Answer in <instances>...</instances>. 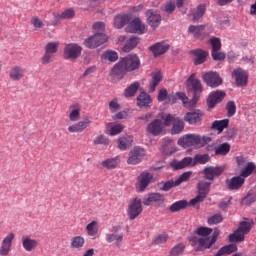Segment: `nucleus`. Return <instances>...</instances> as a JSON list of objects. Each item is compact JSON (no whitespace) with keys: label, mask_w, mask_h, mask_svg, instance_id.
Here are the masks:
<instances>
[{"label":"nucleus","mask_w":256,"mask_h":256,"mask_svg":"<svg viewBox=\"0 0 256 256\" xmlns=\"http://www.w3.org/2000/svg\"><path fill=\"white\" fill-rule=\"evenodd\" d=\"M188 85L192 92L194 93L193 98L189 101L187 95L183 92H177L176 96L180 101H182L184 107H194L197 105V101H199V97H201V93L203 92V87L201 86V81L195 79V74H192L188 79Z\"/></svg>","instance_id":"1"},{"label":"nucleus","mask_w":256,"mask_h":256,"mask_svg":"<svg viewBox=\"0 0 256 256\" xmlns=\"http://www.w3.org/2000/svg\"><path fill=\"white\" fill-rule=\"evenodd\" d=\"M211 143V137L201 136L197 134H186L183 137L179 138L178 145L181 147H205Z\"/></svg>","instance_id":"2"},{"label":"nucleus","mask_w":256,"mask_h":256,"mask_svg":"<svg viewBox=\"0 0 256 256\" xmlns=\"http://www.w3.org/2000/svg\"><path fill=\"white\" fill-rule=\"evenodd\" d=\"M253 227V220L246 219L239 223V227L234 233L229 235L231 243H239L245 239L247 233L251 231Z\"/></svg>","instance_id":"3"},{"label":"nucleus","mask_w":256,"mask_h":256,"mask_svg":"<svg viewBox=\"0 0 256 256\" xmlns=\"http://www.w3.org/2000/svg\"><path fill=\"white\" fill-rule=\"evenodd\" d=\"M219 237V230L215 231L212 237H201L190 236L189 241L193 246L198 245L197 251H205V249H211L213 244L217 241Z\"/></svg>","instance_id":"4"},{"label":"nucleus","mask_w":256,"mask_h":256,"mask_svg":"<svg viewBox=\"0 0 256 256\" xmlns=\"http://www.w3.org/2000/svg\"><path fill=\"white\" fill-rule=\"evenodd\" d=\"M126 213L130 221H135L143 213V202L141 198L136 197L132 199L128 204Z\"/></svg>","instance_id":"5"},{"label":"nucleus","mask_w":256,"mask_h":256,"mask_svg":"<svg viewBox=\"0 0 256 256\" xmlns=\"http://www.w3.org/2000/svg\"><path fill=\"white\" fill-rule=\"evenodd\" d=\"M13 241H15V233L9 232L0 243V256H9L11 254Z\"/></svg>","instance_id":"6"},{"label":"nucleus","mask_w":256,"mask_h":256,"mask_svg":"<svg viewBox=\"0 0 256 256\" xmlns=\"http://www.w3.org/2000/svg\"><path fill=\"white\" fill-rule=\"evenodd\" d=\"M106 41L107 35L95 33L94 35L85 39L84 45L88 49H97V47H100V45H103V43H106Z\"/></svg>","instance_id":"7"},{"label":"nucleus","mask_w":256,"mask_h":256,"mask_svg":"<svg viewBox=\"0 0 256 256\" xmlns=\"http://www.w3.org/2000/svg\"><path fill=\"white\" fill-rule=\"evenodd\" d=\"M151 183H153V174L144 171L137 177L136 189L139 193H143Z\"/></svg>","instance_id":"8"},{"label":"nucleus","mask_w":256,"mask_h":256,"mask_svg":"<svg viewBox=\"0 0 256 256\" xmlns=\"http://www.w3.org/2000/svg\"><path fill=\"white\" fill-rule=\"evenodd\" d=\"M83 47L77 43H70L64 47V57L65 59L75 60L81 56Z\"/></svg>","instance_id":"9"},{"label":"nucleus","mask_w":256,"mask_h":256,"mask_svg":"<svg viewBox=\"0 0 256 256\" xmlns=\"http://www.w3.org/2000/svg\"><path fill=\"white\" fill-rule=\"evenodd\" d=\"M120 62H122L127 72L135 71L141 65V60H139L137 54H129L128 56L121 58Z\"/></svg>","instance_id":"10"},{"label":"nucleus","mask_w":256,"mask_h":256,"mask_svg":"<svg viewBox=\"0 0 256 256\" xmlns=\"http://www.w3.org/2000/svg\"><path fill=\"white\" fill-rule=\"evenodd\" d=\"M146 132L149 135H153V137H159V135H165V128L163 125V121L160 119H154L150 122L146 127Z\"/></svg>","instance_id":"11"},{"label":"nucleus","mask_w":256,"mask_h":256,"mask_svg":"<svg viewBox=\"0 0 256 256\" xmlns=\"http://www.w3.org/2000/svg\"><path fill=\"white\" fill-rule=\"evenodd\" d=\"M204 116H205V113H203V111L196 109V110L187 112L184 115V121L189 125H197V123H201L203 121Z\"/></svg>","instance_id":"12"},{"label":"nucleus","mask_w":256,"mask_h":256,"mask_svg":"<svg viewBox=\"0 0 256 256\" xmlns=\"http://www.w3.org/2000/svg\"><path fill=\"white\" fill-rule=\"evenodd\" d=\"M203 80L208 85V87H219V85H223V79L217 72H206L203 74Z\"/></svg>","instance_id":"13"},{"label":"nucleus","mask_w":256,"mask_h":256,"mask_svg":"<svg viewBox=\"0 0 256 256\" xmlns=\"http://www.w3.org/2000/svg\"><path fill=\"white\" fill-rule=\"evenodd\" d=\"M21 243L24 251L27 253H32V251L37 250L39 247V240L31 237V235H23L21 237Z\"/></svg>","instance_id":"14"},{"label":"nucleus","mask_w":256,"mask_h":256,"mask_svg":"<svg viewBox=\"0 0 256 256\" xmlns=\"http://www.w3.org/2000/svg\"><path fill=\"white\" fill-rule=\"evenodd\" d=\"M143 157H145V149L141 147H134L129 154L127 163L128 165H139V163L143 161Z\"/></svg>","instance_id":"15"},{"label":"nucleus","mask_w":256,"mask_h":256,"mask_svg":"<svg viewBox=\"0 0 256 256\" xmlns=\"http://www.w3.org/2000/svg\"><path fill=\"white\" fill-rule=\"evenodd\" d=\"M126 31L128 33H138L139 35H143V33L147 31V27H145V24H143V22H141V19L135 18L126 27Z\"/></svg>","instance_id":"16"},{"label":"nucleus","mask_w":256,"mask_h":256,"mask_svg":"<svg viewBox=\"0 0 256 256\" xmlns=\"http://www.w3.org/2000/svg\"><path fill=\"white\" fill-rule=\"evenodd\" d=\"M232 76H234L238 87H245V85H247V81H249V75L241 68L234 70Z\"/></svg>","instance_id":"17"},{"label":"nucleus","mask_w":256,"mask_h":256,"mask_svg":"<svg viewBox=\"0 0 256 256\" xmlns=\"http://www.w3.org/2000/svg\"><path fill=\"white\" fill-rule=\"evenodd\" d=\"M223 171H225V169L221 166H209L204 168L203 173L205 179H207L208 181H213V179H215V177H219V175H221Z\"/></svg>","instance_id":"18"},{"label":"nucleus","mask_w":256,"mask_h":256,"mask_svg":"<svg viewBox=\"0 0 256 256\" xmlns=\"http://www.w3.org/2000/svg\"><path fill=\"white\" fill-rule=\"evenodd\" d=\"M146 17L148 21V25L153 29H157L159 25H161V14L155 10H148L146 12Z\"/></svg>","instance_id":"19"},{"label":"nucleus","mask_w":256,"mask_h":256,"mask_svg":"<svg viewBox=\"0 0 256 256\" xmlns=\"http://www.w3.org/2000/svg\"><path fill=\"white\" fill-rule=\"evenodd\" d=\"M225 99V92L221 90L214 91L209 94L208 99H207V105L209 109H213L215 107L216 103H221Z\"/></svg>","instance_id":"20"},{"label":"nucleus","mask_w":256,"mask_h":256,"mask_svg":"<svg viewBox=\"0 0 256 256\" xmlns=\"http://www.w3.org/2000/svg\"><path fill=\"white\" fill-rule=\"evenodd\" d=\"M91 125V120L86 118L68 127L69 133H83Z\"/></svg>","instance_id":"21"},{"label":"nucleus","mask_w":256,"mask_h":256,"mask_svg":"<svg viewBox=\"0 0 256 256\" xmlns=\"http://www.w3.org/2000/svg\"><path fill=\"white\" fill-rule=\"evenodd\" d=\"M25 77V68L20 65H14L9 72V79L11 81H21Z\"/></svg>","instance_id":"22"},{"label":"nucleus","mask_w":256,"mask_h":256,"mask_svg":"<svg viewBox=\"0 0 256 256\" xmlns=\"http://www.w3.org/2000/svg\"><path fill=\"white\" fill-rule=\"evenodd\" d=\"M245 184V178L240 176H235L231 179L226 180V185L228 189L231 191H237V189H241L243 185Z\"/></svg>","instance_id":"23"},{"label":"nucleus","mask_w":256,"mask_h":256,"mask_svg":"<svg viewBox=\"0 0 256 256\" xmlns=\"http://www.w3.org/2000/svg\"><path fill=\"white\" fill-rule=\"evenodd\" d=\"M153 103V98L147 92H141L137 97V105L140 109H147L151 107Z\"/></svg>","instance_id":"24"},{"label":"nucleus","mask_w":256,"mask_h":256,"mask_svg":"<svg viewBox=\"0 0 256 256\" xmlns=\"http://www.w3.org/2000/svg\"><path fill=\"white\" fill-rule=\"evenodd\" d=\"M114 233H108L105 235V239L107 243H115L116 247H119L121 243H123V234H117L119 231V227H113Z\"/></svg>","instance_id":"25"},{"label":"nucleus","mask_w":256,"mask_h":256,"mask_svg":"<svg viewBox=\"0 0 256 256\" xmlns=\"http://www.w3.org/2000/svg\"><path fill=\"white\" fill-rule=\"evenodd\" d=\"M165 201V196L161 193H150L147 198H145L142 203L146 207L153 205V203H163Z\"/></svg>","instance_id":"26"},{"label":"nucleus","mask_w":256,"mask_h":256,"mask_svg":"<svg viewBox=\"0 0 256 256\" xmlns=\"http://www.w3.org/2000/svg\"><path fill=\"white\" fill-rule=\"evenodd\" d=\"M150 51H152L154 57H159V55H163L169 51V45L165 41L157 42L150 46Z\"/></svg>","instance_id":"27"},{"label":"nucleus","mask_w":256,"mask_h":256,"mask_svg":"<svg viewBox=\"0 0 256 256\" xmlns=\"http://www.w3.org/2000/svg\"><path fill=\"white\" fill-rule=\"evenodd\" d=\"M162 151L165 155H173V153H176L177 147L175 146L173 139L164 138L162 140Z\"/></svg>","instance_id":"28"},{"label":"nucleus","mask_w":256,"mask_h":256,"mask_svg":"<svg viewBox=\"0 0 256 256\" xmlns=\"http://www.w3.org/2000/svg\"><path fill=\"white\" fill-rule=\"evenodd\" d=\"M190 165H193V158L191 157H185L181 161L173 160L170 163V167H173L175 171H179V169H185V167H189Z\"/></svg>","instance_id":"29"},{"label":"nucleus","mask_w":256,"mask_h":256,"mask_svg":"<svg viewBox=\"0 0 256 256\" xmlns=\"http://www.w3.org/2000/svg\"><path fill=\"white\" fill-rule=\"evenodd\" d=\"M125 73H127V69L122 64L121 60L114 65L111 70L112 77H116V79H123L125 77Z\"/></svg>","instance_id":"30"},{"label":"nucleus","mask_w":256,"mask_h":256,"mask_svg":"<svg viewBox=\"0 0 256 256\" xmlns=\"http://www.w3.org/2000/svg\"><path fill=\"white\" fill-rule=\"evenodd\" d=\"M192 54L194 55L195 65H201L205 63V61H207V57H209V52L202 49L193 50Z\"/></svg>","instance_id":"31"},{"label":"nucleus","mask_w":256,"mask_h":256,"mask_svg":"<svg viewBox=\"0 0 256 256\" xmlns=\"http://www.w3.org/2000/svg\"><path fill=\"white\" fill-rule=\"evenodd\" d=\"M177 99H179V97H177V94H175V96H170L166 88H161L158 93L159 103H163V101H166L167 103H175Z\"/></svg>","instance_id":"32"},{"label":"nucleus","mask_w":256,"mask_h":256,"mask_svg":"<svg viewBox=\"0 0 256 256\" xmlns=\"http://www.w3.org/2000/svg\"><path fill=\"white\" fill-rule=\"evenodd\" d=\"M198 189V195L205 199L207 195H209V192L211 191V182L207 181H200L197 185Z\"/></svg>","instance_id":"33"},{"label":"nucleus","mask_w":256,"mask_h":256,"mask_svg":"<svg viewBox=\"0 0 256 256\" xmlns=\"http://www.w3.org/2000/svg\"><path fill=\"white\" fill-rule=\"evenodd\" d=\"M131 145H133V136L131 135H125L118 139V147L121 151L129 149Z\"/></svg>","instance_id":"34"},{"label":"nucleus","mask_w":256,"mask_h":256,"mask_svg":"<svg viewBox=\"0 0 256 256\" xmlns=\"http://www.w3.org/2000/svg\"><path fill=\"white\" fill-rule=\"evenodd\" d=\"M79 119H81V105L74 104L70 106L69 120L75 123Z\"/></svg>","instance_id":"35"},{"label":"nucleus","mask_w":256,"mask_h":256,"mask_svg":"<svg viewBox=\"0 0 256 256\" xmlns=\"http://www.w3.org/2000/svg\"><path fill=\"white\" fill-rule=\"evenodd\" d=\"M88 237H97L99 235V222L93 220L86 226Z\"/></svg>","instance_id":"36"},{"label":"nucleus","mask_w":256,"mask_h":256,"mask_svg":"<svg viewBox=\"0 0 256 256\" xmlns=\"http://www.w3.org/2000/svg\"><path fill=\"white\" fill-rule=\"evenodd\" d=\"M207 11V6L205 4H200L196 9L191 10L190 15L193 18V21H199Z\"/></svg>","instance_id":"37"},{"label":"nucleus","mask_w":256,"mask_h":256,"mask_svg":"<svg viewBox=\"0 0 256 256\" xmlns=\"http://www.w3.org/2000/svg\"><path fill=\"white\" fill-rule=\"evenodd\" d=\"M187 207H189V202H187V200H180V201L174 202L169 207V211L171 213H177L179 211H183V209H187Z\"/></svg>","instance_id":"38"},{"label":"nucleus","mask_w":256,"mask_h":256,"mask_svg":"<svg viewBox=\"0 0 256 256\" xmlns=\"http://www.w3.org/2000/svg\"><path fill=\"white\" fill-rule=\"evenodd\" d=\"M162 80L163 74H161V72L157 71L152 73V81L149 85V89L152 93L155 91V89H157V86L161 83Z\"/></svg>","instance_id":"39"},{"label":"nucleus","mask_w":256,"mask_h":256,"mask_svg":"<svg viewBox=\"0 0 256 256\" xmlns=\"http://www.w3.org/2000/svg\"><path fill=\"white\" fill-rule=\"evenodd\" d=\"M71 249H83L85 247V237L83 236H74L70 241Z\"/></svg>","instance_id":"40"},{"label":"nucleus","mask_w":256,"mask_h":256,"mask_svg":"<svg viewBox=\"0 0 256 256\" xmlns=\"http://www.w3.org/2000/svg\"><path fill=\"white\" fill-rule=\"evenodd\" d=\"M229 127V119L215 120L212 123L211 129L218 131V133H223L224 129Z\"/></svg>","instance_id":"41"},{"label":"nucleus","mask_w":256,"mask_h":256,"mask_svg":"<svg viewBox=\"0 0 256 256\" xmlns=\"http://www.w3.org/2000/svg\"><path fill=\"white\" fill-rule=\"evenodd\" d=\"M137 45H139V38L131 37L123 46L122 51L124 53H129L130 51H133V49H135Z\"/></svg>","instance_id":"42"},{"label":"nucleus","mask_w":256,"mask_h":256,"mask_svg":"<svg viewBox=\"0 0 256 256\" xmlns=\"http://www.w3.org/2000/svg\"><path fill=\"white\" fill-rule=\"evenodd\" d=\"M129 23V16L128 15H118L114 18V27L116 29H121L125 27Z\"/></svg>","instance_id":"43"},{"label":"nucleus","mask_w":256,"mask_h":256,"mask_svg":"<svg viewBox=\"0 0 256 256\" xmlns=\"http://www.w3.org/2000/svg\"><path fill=\"white\" fill-rule=\"evenodd\" d=\"M183 129H185V122H183L182 119L180 118H176L173 122V127H172V135H177L179 133H181V131H183Z\"/></svg>","instance_id":"44"},{"label":"nucleus","mask_w":256,"mask_h":256,"mask_svg":"<svg viewBox=\"0 0 256 256\" xmlns=\"http://www.w3.org/2000/svg\"><path fill=\"white\" fill-rule=\"evenodd\" d=\"M210 157L209 154H198L194 157V159H192V167H195V165H197V163H199L200 165H205V163H209L210 161Z\"/></svg>","instance_id":"45"},{"label":"nucleus","mask_w":256,"mask_h":256,"mask_svg":"<svg viewBox=\"0 0 256 256\" xmlns=\"http://www.w3.org/2000/svg\"><path fill=\"white\" fill-rule=\"evenodd\" d=\"M185 243H178L171 248L169 256H182L185 253Z\"/></svg>","instance_id":"46"},{"label":"nucleus","mask_w":256,"mask_h":256,"mask_svg":"<svg viewBox=\"0 0 256 256\" xmlns=\"http://www.w3.org/2000/svg\"><path fill=\"white\" fill-rule=\"evenodd\" d=\"M101 165L105 169H115V168H117V165H119V158L118 157L108 158L106 160H103L101 162Z\"/></svg>","instance_id":"47"},{"label":"nucleus","mask_w":256,"mask_h":256,"mask_svg":"<svg viewBox=\"0 0 256 256\" xmlns=\"http://www.w3.org/2000/svg\"><path fill=\"white\" fill-rule=\"evenodd\" d=\"M255 171V163L248 162L246 163L245 167L241 170L240 175L245 179L252 175V173Z\"/></svg>","instance_id":"48"},{"label":"nucleus","mask_w":256,"mask_h":256,"mask_svg":"<svg viewBox=\"0 0 256 256\" xmlns=\"http://www.w3.org/2000/svg\"><path fill=\"white\" fill-rule=\"evenodd\" d=\"M53 15L56 19H72V17H75V10L73 8H68L61 14L53 13Z\"/></svg>","instance_id":"49"},{"label":"nucleus","mask_w":256,"mask_h":256,"mask_svg":"<svg viewBox=\"0 0 256 256\" xmlns=\"http://www.w3.org/2000/svg\"><path fill=\"white\" fill-rule=\"evenodd\" d=\"M237 251V245L229 244L219 249L218 255H231Z\"/></svg>","instance_id":"50"},{"label":"nucleus","mask_w":256,"mask_h":256,"mask_svg":"<svg viewBox=\"0 0 256 256\" xmlns=\"http://www.w3.org/2000/svg\"><path fill=\"white\" fill-rule=\"evenodd\" d=\"M139 89V82L132 83L128 88L125 89L124 95L125 97H135Z\"/></svg>","instance_id":"51"},{"label":"nucleus","mask_w":256,"mask_h":256,"mask_svg":"<svg viewBox=\"0 0 256 256\" xmlns=\"http://www.w3.org/2000/svg\"><path fill=\"white\" fill-rule=\"evenodd\" d=\"M229 151H231V145H229V143H223L215 148L216 155H227Z\"/></svg>","instance_id":"52"},{"label":"nucleus","mask_w":256,"mask_h":256,"mask_svg":"<svg viewBox=\"0 0 256 256\" xmlns=\"http://www.w3.org/2000/svg\"><path fill=\"white\" fill-rule=\"evenodd\" d=\"M196 235H199L200 237H209L213 233V229L209 227H198L195 230Z\"/></svg>","instance_id":"53"},{"label":"nucleus","mask_w":256,"mask_h":256,"mask_svg":"<svg viewBox=\"0 0 256 256\" xmlns=\"http://www.w3.org/2000/svg\"><path fill=\"white\" fill-rule=\"evenodd\" d=\"M103 59H105L106 61H110V63H115V61L119 59V54H117V52L115 51H106L103 54Z\"/></svg>","instance_id":"54"},{"label":"nucleus","mask_w":256,"mask_h":256,"mask_svg":"<svg viewBox=\"0 0 256 256\" xmlns=\"http://www.w3.org/2000/svg\"><path fill=\"white\" fill-rule=\"evenodd\" d=\"M125 129V126L123 124H114L111 125L109 128V135L114 137V135H119Z\"/></svg>","instance_id":"55"},{"label":"nucleus","mask_w":256,"mask_h":256,"mask_svg":"<svg viewBox=\"0 0 256 256\" xmlns=\"http://www.w3.org/2000/svg\"><path fill=\"white\" fill-rule=\"evenodd\" d=\"M59 49V42H48L45 47V52L55 55Z\"/></svg>","instance_id":"56"},{"label":"nucleus","mask_w":256,"mask_h":256,"mask_svg":"<svg viewBox=\"0 0 256 256\" xmlns=\"http://www.w3.org/2000/svg\"><path fill=\"white\" fill-rule=\"evenodd\" d=\"M189 33H192V35H194V37H201V33H203V31H205V26L200 25V26H190L188 28Z\"/></svg>","instance_id":"57"},{"label":"nucleus","mask_w":256,"mask_h":256,"mask_svg":"<svg viewBox=\"0 0 256 256\" xmlns=\"http://www.w3.org/2000/svg\"><path fill=\"white\" fill-rule=\"evenodd\" d=\"M169 240V234H159L158 236H156L152 243L153 245H163L164 243H167V241Z\"/></svg>","instance_id":"58"},{"label":"nucleus","mask_w":256,"mask_h":256,"mask_svg":"<svg viewBox=\"0 0 256 256\" xmlns=\"http://www.w3.org/2000/svg\"><path fill=\"white\" fill-rule=\"evenodd\" d=\"M108 107L110 113H117V111L121 109V104L119 103V100L117 98H114L109 102Z\"/></svg>","instance_id":"59"},{"label":"nucleus","mask_w":256,"mask_h":256,"mask_svg":"<svg viewBox=\"0 0 256 256\" xmlns=\"http://www.w3.org/2000/svg\"><path fill=\"white\" fill-rule=\"evenodd\" d=\"M223 222V216L221 214H214L207 220L208 225H218Z\"/></svg>","instance_id":"60"},{"label":"nucleus","mask_w":256,"mask_h":256,"mask_svg":"<svg viewBox=\"0 0 256 256\" xmlns=\"http://www.w3.org/2000/svg\"><path fill=\"white\" fill-rule=\"evenodd\" d=\"M212 51H221V39L218 37H213L209 41Z\"/></svg>","instance_id":"61"},{"label":"nucleus","mask_w":256,"mask_h":256,"mask_svg":"<svg viewBox=\"0 0 256 256\" xmlns=\"http://www.w3.org/2000/svg\"><path fill=\"white\" fill-rule=\"evenodd\" d=\"M53 59H55V54L45 52L41 57V63L42 65H49V63H53Z\"/></svg>","instance_id":"62"},{"label":"nucleus","mask_w":256,"mask_h":256,"mask_svg":"<svg viewBox=\"0 0 256 256\" xmlns=\"http://www.w3.org/2000/svg\"><path fill=\"white\" fill-rule=\"evenodd\" d=\"M226 109H227L228 117H233V115L237 113V106L233 101H230L227 103Z\"/></svg>","instance_id":"63"},{"label":"nucleus","mask_w":256,"mask_h":256,"mask_svg":"<svg viewBox=\"0 0 256 256\" xmlns=\"http://www.w3.org/2000/svg\"><path fill=\"white\" fill-rule=\"evenodd\" d=\"M256 201V194H248L245 198L242 200V205H252V203H255Z\"/></svg>","instance_id":"64"}]
</instances>
